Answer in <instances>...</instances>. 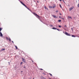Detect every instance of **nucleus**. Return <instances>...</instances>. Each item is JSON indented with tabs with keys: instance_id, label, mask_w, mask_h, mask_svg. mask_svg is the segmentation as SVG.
Listing matches in <instances>:
<instances>
[{
	"instance_id": "35",
	"label": "nucleus",
	"mask_w": 79,
	"mask_h": 79,
	"mask_svg": "<svg viewBox=\"0 0 79 79\" xmlns=\"http://www.w3.org/2000/svg\"><path fill=\"white\" fill-rule=\"evenodd\" d=\"M37 3H39V1H37Z\"/></svg>"
},
{
	"instance_id": "2",
	"label": "nucleus",
	"mask_w": 79,
	"mask_h": 79,
	"mask_svg": "<svg viewBox=\"0 0 79 79\" xmlns=\"http://www.w3.org/2000/svg\"><path fill=\"white\" fill-rule=\"evenodd\" d=\"M65 35H68V36H71V35H70V34H68V33L66 32H65Z\"/></svg>"
},
{
	"instance_id": "9",
	"label": "nucleus",
	"mask_w": 79,
	"mask_h": 79,
	"mask_svg": "<svg viewBox=\"0 0 79 79\" xmlns=\"http://www.w3.org/2000/svg\"><path fill=\"white\" fill-rule=\"evenodd\" d=\"M44 8H45V9L46 10H48V8H47V7H46V6H44Z\"/></svg>"
},
{
	"instance_id": "29",
	"label": "nucleus",
	"mask_w": 79,
	"mask_h": 79,
	"mask_svg": "<svg viewBox=\"0 0 79 79\" xmlns=\"http://www.w3.org/2000/svg\"><path fill=\"white\" fill-rule=\"evenodd\" d=\"M40 70H43V69H40Z\"/></svg>"
},
{
	"instance_id": "39",
	"label": "nucleus",
	"mask_w": 79,
	"mask_h": 79,
	"mask_svg": "<svg viewBox=\"0 0 79 79\" xmlns=\"http://www.w3.org/2000/svg\"><path fill=\"white\" fill-rule=\"evenodd\" d=\"M19 0V1H20L19 0Z\"/></svg>"
},
{
	"instance_id": "31",
	"label": "nucleus",
	"mask_w": 79,
	"mask_h": 79,
	"mask_svg": "<svg viewBox=\"0 0 79 79\" xmlns=\"http://www.w3.org/2000/svg\"><path fill=\"white\" fill-rule=\"evenodd\" d=\"M59 18H61V17L60 16H59Z\"/></svg>"
},
{
	"instance_id": "13",
	"label": "nucleus",
	"mask_w": 79,
	"mask_h": 79,
	"mask_svg": "<svg viewBox=\"0 0 79 79\" xmlns=\"http://www.w3.org/2000/svg\"><path fill=\"white\" fill-rule=\"evenodd\" d=\"M72 37H76V36H74V35H72Z\"/></svg>"
},
{
	"instance_id": "33",
	"label": "nucleus",
	"mask_w": 79,
	"mask_h": 79,
	"mask_svg": "<svg viewBox=\"0 0 79 79\" xmlns=\"http://www.w3.org/2000/svg\"><path fill=\"white\" fill-rule=\"evenodd\" d=\"M60 15H61V14L60 13Z\"/></svg>"
},
{
	"instance_id": "7",
	"label": "nucleus",
	"mask_w": 79,
	"mask_h": 79,
	"mask_svg": "<svg viewBox=\"0 0 79 79\" xmlns=\"http://www.w3.org/2000/svg\"><path fill=\"white\" fill-rule=\"evenodd\" d=\"M0 36H1V37H2L3 36V35H2V33L1 32H0Z\"/></svg>"
},
{
	"instance_id": "18",
	"label": "nucleus",
	"mask_w": 79,
	"mask_h": 79,
	"mask_svg": "<svg viewBox=\"0 0 79 79\" xmlns=\"http://www.w3.org/2000/svg\"><path fill=\"white\" fill-rule=\"evenodd\" d=\"M60 7L61 8H62V7H61V4H60Z\"/></svg>"
},
{
	"instance_id": "43",
	"label": "nucleus",
	"mask_w": 79,
	"mask_h": 79,
	"mask_svg": "<svg viewBox=\"0 0 79 79\" xmlns=\"http://www.w3.org/2000/svg\"><path fill=\"white\" fill-rule=\"evenodd\" d=\"M30 79H31V78H30Z\"/></svg>"
},
{
	"instance_id": "15",
	"label": "nucleus",
	"mask_w": 79,
	"mask_h": 79,
	"mask_svg": "<svg viewBox=\"0 0 79 79\" xmlns=\"http://www.w3.org/2000/svg\"><path fill=\"white\" fill-rule=\"evenodd\" d=\"M15 47L16 49H18V47L16 46H15Z\"/></svg>"
},
{
	"instance_id": "22",
	"label": "nucleus",
	"mask_w": 79,
	"mask_h": 79,
	"mask_svg": "<svg viewBox=\"0 0 79 79\" xmlns=\"http://www.w3.org/2000/svg\"><path fill=\"white\" fill-rule=\"evenodd\" d=\"M59 22H61V20H58Z\"/></svg>"
},
{
	"instance_id": "5",
	"label": "nucleus",
	"mask_w": 79,
	"mask_h": 79,
	"mask_svg": "<svg viewBox=\"0 0 79 79\" xmlns=\"http://www.w3.org/2000/svg\"><path fill=\"white\" fill-rule=\"evenodd\" d=\"M52 16L54 18H58V17L54 15H52Z\"/></svg>"
},
{
	"instance_id": "25",
	"label": "nucleus",
	"mask_w": 79,
	"mask_h": 79,
	"mask_svg": "<svg viewBox=\"0 0 79 79\" xmlns=\"http://www.w3.org/2000/svg\"><path fill=\"white\" fill-rule=\"evenodd\" d=\"M21 64H23V62H21V63H20Z\"/></svg>"
},
{
	"instance_id": "38",
	"label": "nucleus",
	"mask_w": 79,
	"mask_h": 79,
	"mask_svg": "<svg viewBox=\"0 0 79 79\" xmlns=\"http://www.w3.org/2000/svg\"><path fill=\"white\" fill-rule=\"evenodd\" d=\"M21 72H22V73H23V71H21Z\"/></svg>"
},
{
	"instance_id": "20",
	"label": "nucleus",
	"mask_w": 79,
	"mask_h": 79,
	"mask_svg": "<svg viewBox=\"0 0 79 79\" xmlns=\"http://www.w3.org/2000/svg\"><path fill=\"white\" fill-rule=\"evenodd\" d=\"M2 29L1 28H0V32L2 31Z\"/></svg>"
},
{
	"instance_id": "40",
	"label": "nucleus",
	"mask_w": 79,
	"mask_h": 79,
	"mask_svg": "<svg viewBox=\"0 0 79 79\" xmlns=\"http://www.w3.org/2000/svg\"><path fill=\"white\" fill-rule=\"evenodd\" d=\"M33 79H34V78H33Z\"/></svg>"
},
{
	"instance_id": "8",
	"label": "nucleus",
	"mask_w": 79,
	"mask_h": 79,
	"mask_svg": "<svg viewBox=\"0 0 79 79\" xmlns=\"http://www.w3.org/2000/svg\"><path fill=\"white\" fill-rule=\"evenodd\" d=\"M52 29H55V30L57 29V28L55 27H53L52 28Z\"/></svg>"
},
{
	"instance_id": "23",
	"label": "nucleus",
	"mask_w": 79,
	"mask_h": 79,
	"mask_svg": "<svg viewBox=\"0 0 79 79\" xmlns=\"http://www.w3.org/2000/svg\"><path fill=\"white\" fill-rule=\"evenodd\" d=\"M56 13H58V10H56Z\"/></svg>"
},
{
	"instance_id": "4",
	"label": "nucleus",
	"mask_w": 79,
	"mask_h": 79,
	"mask_svg": "<svg viewBox=\"0 0 79 79\" xmlns=\"http://www.w3.org/2000/svg\"><path fill=\"white\" fill-rule=\"evenodd\" d=\"M22 61H23L24 63H26V60L23 58H22Z\"/></svg>"
},
{
	"instance_id": "28",
	"label": "nucleus",
	"mask_w": 79,
	"mask_h": 79,
	"mask_svg": "<svg viewBox=\"0 0 79 79\" xmlns=\"http://www.w3.org/2000/svg\"><path fill=\"white\" fill-rule=\"evenodd\" d=\"M71 30H72V31H73V28H71Z\"/></svg>"
},
{
	"instance_id": "10",
	"label": "nucleus",
	"mask_w": 79,
	"mask_h": 79,
	"mask_svg": "<svg viewBox=\"0 0 79 79\" xmlns=\"http://www.w3.org/2000/svg\"><path fill=\"white\" fill-rule=\"evenodd\" d=\"M49 8H52V7L50 6H49Z\"/></svg>"
},
{
	"instance_id": "27",
	"label": "nucleus",
	"mask_w": 79,
	"mask_h": 79,
	"mask_svg": "<svg viewBox=\"0 0 79 79\" xmlns=\"http://www.w3.org/2000/svg\"><path fill=\"white\" fill-rule=\"evenodd\" d=\"M59 27H61V26L59 25Z\"/></svg>"
},
{
	"instance_id": "42",
	"label": "nucleus",
	"mask_w": 79,
	"mask_h": 79,
	"mask_svg": "<svg viewBox=\"0 0 79 79\" xmlns=\"http://www.w3.org/2000/svg\"><path fill=\"white\" fill-rule=\"evenodd\" d=\"M65 27H66V26H65Z\"/></svg>"
},
{
	"instance_id": "3",
	"label": "nucleus",
	"mask_w": 79,
	"mask_h": 79,
	"mask_svg": "<svg viewBox=\"0 0 79 79\" xmlns=\"http://www.w3.org/2000/svg\"><path fill=\"white\" fill-rule=\"evenodd\" d=\"M33 15H35V16H38L39 18H40V16H39L37 15V14H35V13H33Z\"/></svg>"
},
{
	"instance_id": "37",
	"label": "nucleus",
	"mask_w": 79,
	"mask_h": 79,
	"mask_svg": "<svg viewBox=\"0 0 79 79\" xmlns=\"http://www.w3.org/2000/svg\"><path fill=\"white\" fill-rule=\"evenodd\" d=\"M63 19H64V18H62Z\"/></svg>"
},
{
	"instance_id": "17",
	"label": "nucleus",
	"mask_w": 79,
	"mask_h": 79,
	"mask_svg": "<svg viewBox=\"0 0 79 79\" xmlns=\"http://www.w3.org/2000/svg\"><path fill=\"white\" fill-rule=\"evenodd\" d=\"M42 79H46L45 77H42Z\"/></svg>"
},
{
	"instance_id": "11",
	"label": "nucleus",
	"mask_w": 79,
	"mask_h": 79,
	"mask_svg": "<svg viewBox=\"0 0 79 79\" xmlns=\"http://www.w3.org/2000/svg\"><path fill=\"white\" fill-rule=\"evenodd\" d=\"M56 7V6H52L53 8H55Z\"/></svg>"
},
{
	"instance_id": "24",
	"label": "nucleus",
	"mask_w": 79,
	"mask_h": 79,
	"mask_svg": "<svg viewBox=\"0 0 79 79\" xmlns=\"http://www.w3.org/2000/svg\"><path fill=\"white\" fill-rule=\"evenodd\" d=\"M57 31H60V30H59V29H57Z\"/></svg>"
},
{
	"instance_id": "32",
	"label": "nucleus",
	"mask_w": 79,
	"mask_h": 79,
	"mask_svg": "<svg viewBox=\"0 0 79 79\" xmlns=\"http://www.w3.org/2000/svg\"><path fill=\"white\" fill-rule=\"evenodd\" d=\"M12 43H14V42H13V41H12Z\"/></svg>"
},
{
	"instance_id": "16",
	"label": "nucleus",
	"mask_w": 79,
	"mask_h": 79,
	"mask_svg": "<svg viewBox=\"0 0 79 79\" xmlns=\"http://www.w3.org/2000/svg\"><path fill=\"white\" fill-rule=\"evenodd\" d=\"M5 50V49L3 48L2 49V51H3V50Z\"/></svg>"
},
{
	"instance_id": "21",
	"label": "nucleus",
	"mask_w": 79,
	"mask_h": 79,
	"mask_svg": "<svg viewBox=\"0 0 79 79\" xmlns=\"http://www.w3.org/2000/svg\"><path fill=\"white\" fill-rule=\"evenodd\" d=\"M69 18H70V19H72V18L71 17H69Z\"/></svg>"
},
{
	"instance_id": "12",
	"label": "nucleus",
	"mask_w": 79,
	"mask_h": 79,
	"mask_svg": "<svg viewBox=\"0 0 79 79\" xmlns=\"http://www.w3.org/2000/svg\"><path fill=\"white\" fill-rule=\"evenodd\" d=\"M6 40H9L8 37H6Z\"/></svg>"
},
{
	"instance_id": "34",
	"label": "nucleus",
	"mask_w": 79,
	"mask_h": 79,
	"mask_svg": "<svg viewBox=\"0 0 79 79\" xmlns=\"http://www.w3.org/2000/svg\"><path fill=\"white\" fill-rule=\"evenodd\" d=\"M59 0V1H60V2L61 1V0Z\"/></svg>"
},
{
	"instance_id": "36",
	"label": "nucleus",
	"mask_w": 79,
	"mask_h": 79,
	"mask_svg": "<svg viewBox=\"0 0 79 79\" xmlns=\"http://www.w3.org/2000/svg\"><path fill=\"white\" fill-rule=\"evenodd\" d=\"M32 62H34V61H33V60L32 61Z\"/></svg>"
},
{
	"instance_id": "26",
	"label": "nucleus",
	"mask_w": 79,
	"mask_h": 79,
	"mask_svg": "<svg viewBox=\"0 0 79 79\" xmlns=\"http://www.w3.org/2000/svg\"><path fill=\"white\" fill-rule=\"evenodd\" d=\"M77 6H78V7H79V4H78V5H77Z\"/></svg>"
},
{
	"instance_id": "41",
	"label": "nucleus",
	"mask_w": 79,
	"mask_h": 79,
	"mask_svg": "<svg viewBox=\"0 0 79 79\" xmlns=\"http://www.w3.org/2000/svg\"><path fill=\"white\" fill-rule=\"evenodd\" d=\"M44 74V75H45V74Z\"/></svg>"
},
{
	"instance_id": "19",
	"label": "nucleus",
	"mask_w": 79,
	"mask_h": 79,
	"mask_svg": "<svg viewBox=\"0 0 79 79\" xmlns=\"http://www.w3.org/2000/svg\"><path fill=\"white\" fill-rule=\"evenodd\" d=\"M49 74L50 75V76H52V74H51V73H49Z\"/></svg>"
},
{
	"instance_id": "1",
	"label": "nucleus",
	"mask_w": 79,
	"mask_h": 79,
	"mask_svg": "<svg viewBox=\"0 0 79 79\" xmlns=\"http://www.w3.org/2000/svg\"><path fill=\"white\" fill-rule=\"evenodd\" d=\"M20 2V3L22 4L23 5V6H25V7H26V8H27V9H28V10H29L30 11V10L29 9V8H28V7H27V6H26V5H25V4H24V3H23V2H22L21 1H19Z\"/></svg>"
},
{
	"instance_id": "30",
	"label": "nucleus",
	"mask_w": 79,
	"mask_h": 79,
	"mask_svg": "<svg viewBox=\"0 0 79 79\" xmlns=\"http://www.w3.org/2000/svg\"><path fill=\"white\" fill-rule=\"evenodd\" d=\"M23 68H26V67H25V66H24V67H23Z\"/></svg>"
},
{
	"instance_id": "14",
	"label": "nucleus",
	"mask_w": 79,
	"mask_h": 79,
	"mask_svg": "<svg viewBox=\"0 0 79 79\" xmlns=\"http://www.w3.org/2000/svg\"><path fill=\"white\" fill-rule=\"evenodd\" d=\"M9 40L11 42V39H10V38H9Z\"/></svg>"
},
{
	"instance_id": "6",
	"label": "nucleus",
	"mask_w": 79,
	"mask_h": 79,
	"mask_svg": "<svg viewBox=\"0 0 79 79\" xmlns=\"http://www.w3.org/2000/svg\"><path fill=\"white\" fill-rule=\"evenodd\" d=\"M73 8H74V7H71L70 9H69V10L70 11H71V10H73Z\"/></svg>"
}]
</instances>
